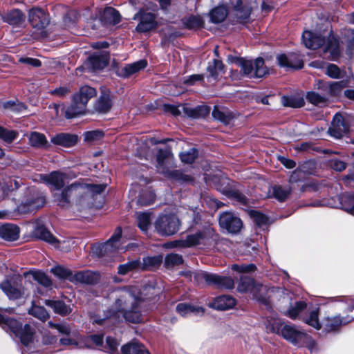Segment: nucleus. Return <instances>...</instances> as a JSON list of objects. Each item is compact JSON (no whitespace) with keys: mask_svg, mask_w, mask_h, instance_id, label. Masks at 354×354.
Listing matches in <instances>:
<instances>
[{"mask_svg":"<svg viewBox=\"0 0 354 354\" xmlns=\"http://www.w3.org/2000/svg\"><path fill=\"white\" fill-rule=\"evenodd\" d=\"M28 21L38 30L44 29L50 23L48 14L42 8L34 7L28 10Z\"/></svg>","mask_w":354,"mask_h":354,"instance_id":"obj_14","label":"nucleus"},{"mask_svg":"<svg viewBox=\"0 0 354 354\" xmlns=\"http://www.w3.org/2000/svg\"><path fill=\"white\" fill-rule=\"evenodd\" d=\"M41 180L52 191H58L64 185L63 178H41Z\"/></svg>","mask_w":354,"mask_h":354,"instance_id":"obj_64","label":"nucleus"},{"mask_svg":"<svg viewBox=\"0 0 354 354\" xmlns=\"http://www.w3.org/2000/svg\"><path fill=\"white\" fill-rule=\"evenodd\" d=\"M217 189L228 197L236 198L241 203H245L246 198L237 188L236 183L231 178H218Z\"/></svg>","mask_w":354,"mask_h":354,"instance_id":"obj_12","label":"nucleus"},{"mask_svg":"<svg viewBox=\"0 0 354 354\" xmlns=\"http://www.w3.org/2000/svg\"><path fill=\"white\" fill-rule=\"evenodd\" d=\"M228 15L229 12L224 6L214 8L209 14L211 21L215 24L223 22Z\"/></svg>","mask_w":354,"mask_h":354,"instance_id":"obj_42","label":"nucleus"},{"mask_svg":"<svg viewBox=\"0 0 354 354\" xmlns=\"http://www.w3.org/2000/svg\"><path fill=\"white\" fill-rule=\"evenodd\" d=\"M279 335L295 346H306L311 352L317 349L316 342L313 337L293 324H285Z\"/></svg>","mask_w":354,"mask_h":354,"instance_id":"obj_4","label":"nucleus"},{"mask_svg":"<svg viewBox=\"0 0 354 354\" xmlns=\"http://www.w3.org/2000/svg\"><path fill=\"white\" fill-rule=\"evenodd\" d=\"M324 52L330 53V58L335 59L340 54L339 44L338 39L333 35H330L327 41H325Z\"/></svg>","mask_w":354,"mask_h":354,"instance_id":"obj_37","label":"nucleus"},{"mask_svg":"<svg viewBox=\"0 0 354 354\" xmlns=\"http://www.w3.org/2000/svg\"><path fill=\"white\" fill-rule=\"evenodd\" d=\"M106 187L105 184H77L73 183L64 189L61 194H55V199L59 203H68V198L73 196L80 205L90 206L93 205L94 200L102 194Z\"/></svg>","mask_w":354,"mask_h":354,"instance_id":"obj_2","label":"nucleus"},{"mask_svg":"<svg viewBox=\"0 0 354 354\" xmlns=\"http://www.w3.org/2000/svg\"><path fill=\"white\" fill-rule=\"evenodd\" d=\"M50 272L58 278L68 279L70 281L74 274L70 269L60 266L51 268Z\"/></svg>","mask_w":354,"mask_h":354,"instance_id":"obj_53","label":"nucleus"},{"mask_svg":"<svg viewBox=\"0 0 354 354\" xmlns=\"http://www.w3.org/2000/svg\"><path fill=\"white\" fill-rule=\"evenodd\" d=\"M216 239V234L214 233V231L209 227L186 236L187 245H188V248L196 245L209 246L214 244Z\"/></svg>","mask_w":354,"mask_h":354,"instance_id":"obj_11","label":"nucleus"},{"mask_svg":"<svg viewBox=\"0 0 354 354\" xmlns=\"http://www.w3.org/2000/svg\"><path fill=\"white\" fill-rule=\"evenodd\" d=\"M184 113L193 118H204L209 115L210 108L205 105H200L196 107L183 106Z\"/></svg>","mask_w":354,"mask_h":354,"instance_id":"obj_38","label":"nucleus"},{"mask_svg":"<svg viewBox=\"0 0 354 354\" xmlns=\"http://www.w3.org/2000/svg\"><path fill=\"white\" fill-rule=\"evenodd\" d=\"M151 214L149 213H139L137 216L138 227L144 232H147L151 227Z\"/></svg>","mask_w":354,"mask_h":354,"instance_id":"obj_50","label":"nucleus"},{"mask_svg":"<svg viewBox=\"0 0 354 354\" xmlns=\"http://www.w3.org/2000/svg\"><path fill=\"white\" fill-rule=\"evenodd\" d=\"M219 225L223 229L232 234L239 232L243 225L241 220L231 212L221 214Z\"/></svg>","mask_w":354,"mask_h":354,"instance_id":"obj_16","label":"nucleus"},{"mask_svg":"<svg viewBox=\"0 0 354 354\" xmlns=\"http://www.w3.org/2000/svg\"><path fill=\"white\" fill-rule=\"evenodd\" d=\"M121 350L123 354H150L145 345L137 340L124 345Z\"/></svg>","mask_w":354,"mask_h":354,"instance_id":"obj_36","label":"nucleus"},{"mask_svg":"<svg viewBox=\"0 0 354 354\" xmlns=\"http://www.w3.org/2000/svg\"><path fill=\"white\" fill-rule=\"evenodd\" d=\"M212 115L216 119L223 123L227 124L232 118V113L227 109H220L218 106H214Z\"/></svg>","mask_w":354,"mask_h":354,"instance_id":"obj_47","label":"nucleus"},{"mask_svg":"<svg viewBox=\"0 0 354 354\" xmlns=\"http://www.w3.org/2000/svg\"><path fill=\"white\" fill-rule=\"evenodd\" d=\"M136 16L140 17V23L136 26V30L140 32H147L155 29L157 26L156 15L147 10H140Z\"/></svg>","mask_w":354,"mask_h":354,"instance_id":"obj_17","label":"nucleus"},{"mask_svg":"<svg viewBox=\"0 0 354 354\" xmlns=\"http://www.w3.org/2000/svg\"><path fill=\"white\" fill-rule=\"evenodd\" d=\"M83 136L85 142L89 145H95L104 138V132L100 129L88 131L84 132Z\"/></svg>","mask_w":354,"mask_h":354,"instance_id":"obj_41","label":"nucleus"},{"mask_svg":"<svg viewBox=\"0 0 354 354\" xmlns=\"http://www.w3.org/2000/svg\"><path fill=\"white\" fill-rule=\"evenodd\" d=\"M276 58L278 64L287 69H300L304 66L302 59L295 53L279 54Z\"/></svg>","mask_w":354,"mask_h":354,"instance_id":"obj_20","label":"nucleus"},{"mask_svg":"<svg viewBox=\"0 0 354 354\" xmlns=\"http://www.w3.org/2000/svg\"><path fill=\"white\" fill-rule=\"evenodd\" d=\"M237 64L243 75L248 78L262 77L268 73L264 60L261 57L256 59L254 63L241 58L237 61Z\"/></svg>","mask_w":354,"mask_h":354,"instance_id":"obj_10","label":"nucleus"},{"mask_svg":"<svg viewBox=\"0 0 354 354\" xmlns=\"http://www.w3.org/2000/svg\"><path fill=\"white\" fill-rule=\"evenodd\" d=\"M268 310L270 315L266 316V319L264 322L266 328L269 333L279 335L281 328L285 325V323L278 317L276 313L272 312V308Z\"/></svg>","mask_w":354,"mask_h":354,"instance_id":"obj_26","label":"nucleus"},{"mask_svg":"<svg viewBox=\"0 0 354 354\" xmlns=\"http://www.w3.org/2000/svg\"><path fill=\"white\" fill-rule=\"evenodd\" d=\"M1 107L15 113H19L27 109V106L17 99L4 102L1 103Z\"/></svg>","mask_w":354,"mask_h":354,"instance_id":"obj_44","label":"nucleus"},{"mask_svg":"<svg viewBox=\"0 0 354 354\" xmlns=\"http://www.w3.org/2000/svg\"><path fill=\"white\" fill-rule=\"evenodd\" d=\"M281 103L284 106L300 108L304 105V100L298 95L283 96Z\"/></svg>","mask_w":354,"mask_h":354,"instance_id":"obj_43","label":"nucleus"},{"mask_svg":"<svg viewBox=\"0 0 354 354\" xmlns=\"http://www.w3.org/2000/svg\"><path fill=\"white\" fill-rule=\"evenodd\" d=\"M34 235L55 247H58L59 241L43 225L39 223L36 225Z\"/></svg>","mask_w":354,"mask_h":354,"instance_id":"obj_32","label":"nucleus"},{"mask_svg":"<svg viewBox=\"0 0 354 354\" xmlns=\"http://www.w3.org/2000/svg\"><path fill=\"white\" fill-rule=\"evenodd\" d=\"M345 302L348 304V313H351V315H348L346 317L349 319V322H351L354 319V300L349 298H344L343 297H330L328 299V303H333V302Z\"/></svg>","mask_w":354,"mask_h":354,"instance_id":"obj_49","label":"nucleus"},{"mask_svg":"<svg viewBox=\"0 0 354 354\" xmlns=\"http://www.w3.org/2000/svg\"><path fill=\"white\" fill-rule=\"evenodd\" d=\"M19 227L14 224L6 223L0 227V236L8 241H14L19 236Z\"/></svg>","mask_w":354,"mask_h":354,"instance_id":"obj_31","label":"nucleus"},{"mask_svg":"<svg viewBox=\"0 0 354 354\" xmlns=\"http://www.w3.org/2000/svg\"><path fill=\"white\" fill-rule=\"evenodd\" d=\"M223 71V64L221 61L214 59L212 64L207 66V71L212 77L216 79L218 75Z\"/></svg>","mask_w":354,"mask_h":354,"instance_id":"obj_62","label":"nucleus"},{"mask_svg":"<svg viewBox=\"0 0 354 354\" xmlns=\"http://www.w3.org/2000/svg\"><path fill=\"white\" fill-rule=\"evenodd\" d=\"M100 274L89 270L79 271L73 274L71 282H79L86 284H95L99 281Z\"/></svg>","mask_w":354,"mask_h":354,"instance_id":"obj_24","label":"nucleus"},{"mask_svg":"<svg viewBox=\"0 0 354 354\" xmlns=\"http://www.w3.org/2000/svg\"><path fill=\"white\" fill-rule=\"evenodd\" d=\"M86 111V106L73 95L71 104L66 107L64 115L67 119H72L84 115Z\"/></svg>","mask_w":354,"mask_h":354,"instance_id":"obj_27","label":"nucleus"},{"mask_svg":"<svg viewBox=\"0 0 354 354\" xmlns=\"http://www.w3.org/2000/svg\"><path fill=\"white\" fill-rule=\"evenodd\" d=\"M180 223L174 214H161L154 223L156 232L161 236H171L180 229Z\"/></svg>","mask_w":354,"mask_h":354,"instance_id":"obj_9","label":"nucleus"},{"mask_svg":"<svg viewBox=\"0 0 354 354\" xmlns=\"http://www.w3.org/2000/svg\"><path fill=\"white\" fill-rule=\"evenodd\" d=\"M140 261L139 259L129 261L124 264L120 265L118 267V273L120 274H126L130 271L140 268Z\"/></svg>","mask_w":354,"mask_h":354,"instance_id":"obj_60","label":"nucleus"},{"mask_svg":"<svg viewBox=\"0 0 354 354\" xmlns=\"http://www.w3.org/2000/svg\"><path fill=\"white\" fill-rule=\"evenodd\" d=\"M236 304V300L230 295H221L216 297L209 303V306L218 310H225L232 308Z\"/></svg>","mask_w":354,"mask_h":354,"instance_id":"obj_30","label":"nucleus"},{"mask_svg":"<svg viewBox=\"0 0 354 354\" xmlns=\"http://www.w3.org/2000/svg\"><path fill=\"white\" fill-rule=\"evenodd\" d=\"M176 311L183 317L192 315H201L204 313V309L200 306H195L187 303H180L176 306Z\"/></svg>","mask_w":354,"mask_h":354,"instance_id":"obj_34","label":"nucleus"},{"mask_svg":"<svg viewBox=\"0 0 354 354\" xmlns=\"http://www.w3.org/2000/svg\"><path fill=\"white\" fill-rule=\"evenodd\" d=\"M0 17L4 22L15 27H21L26 18L25 14L17 8L8 10L3 15L0 14Z\"/></svg>","mask_w":354,"mask_h":354,"instance_id":"obj_23","label":"nucleus"},{"mask_svg":"<svg viewBox=\"0 0 354 354\" xmlns=\"http://www.w3.org/2000/svg\"><path fill=\"white\" fill-rule=\"evenodd\" d=\"M147 66V61L141 59L131 64H128L125 66V75L129 76L131 75L141 69L145 68Z\"/></svg>","mask_w":354,"mask_h":354,"instance_id":"obj_59","label":"nucleus"},{"mask_svg":"<svg viewBox=\"0 0 354 354\" xmlns=\"http://www.w3.org/2000/svg\"><path fill=\"white\" fill-rule=\"evenodd\" d=\"M183 24L189 29H198L203 26V21L199 16H189L183 19Z\"/></svg>","mask_w":354,"mask_h":354,"instance_id":"obj_58","label":"nucleus"},{"mask_svg":"<svg viewBox=\"0 0 354 354\" xmlns=\"http://www.w3.org/2000/svg\"><path fill=\"white\" fill-rule=\"evenodd\" d=\"M319 308H308L305 301H299L291 304L283 313L292 319H302L308 325L316 330H319L321 325L319 320Z\"/></svg>","mask_w":354,"mask_h":354,"instance_id":"obj_3","label":"nucleus"},{"mask_svg":"<svg viewBox=\"0 0 354 354\" xmlns=\"http://www.w3.org/2000/svg\"><path fill=\"white\" fill-rule=\"evenodd\" d=\"M162 261L161 257L158 256L147 257L143 258L142 263L140 262V267L142 270H151L160 265Z\"/></svg>","mask_w":354,"mask_h":354,"instance_id":"obj_52","label":"nucleus"},{"mask_svg":"<svg viewBox=\"0 0 354 354\" xmlns=\"http://www.w3.org/2000/svg\"><path fill=\"white\" fill-rule=\"evenodd\" d=\"M99 19L93 21V24L91 26V28L94 30L98 28L99 24H102L104 26H109L111 25V7H105L103 11H99Z\"/></svg>","mask_w":354,"mask_h":354,"instance_id":"obj_40","label":"nucleus"},{"mask_svg":"<svg viewBox=\"0 0 354 354\" xmlns=\"http://www.w3.org/2000/svg\"><path fill=\"white\" fill-rule=\"evenodd\" d=\"M78 136L68 133H60L52 137L51 142L56 145L71 147L78 142Z\"/></svg>","mask_w":354,"mask_h":354,"instance_id":"obj_29","label":"nucleus"},{"mask_svg":"<svg viewBox=\"0 0 354 354\" xmlns=\"http://www.w3.org/2000/svg\"><path fill=\"white\" fill-rule=\"evenodd\" d=\"M349 319L346 317H342L340 315L334 316H327L324 318L322 324L320 323L321 328L325 333L338 332L343 325L349 323Z\"/></svg>","mask_w":354,"mask_h":354,"instance_id":"obj_18","label":"nucleus"},{"mask_svg":"<svg viewBox=\"0 0 354 354\" xmlns=\"http://www.w3.org/2000/svg\"><path fill=\"white\" fill-rule=\"evenodd\" d=\"M19 133L17 131L9 130L3 127L0 126V138L7 143L12 142L18 136Z\"/></svg>","mask_w":354,"mask_h":354,"instance_id":"obj_61","label":"nucleus"},{"mask_svg":"<svg viewBox=\"0 0 354 354\" xmlns=\"http://www.w3.org/2000/svg\"><path fill=\"white\" fill-rule=\"evenodd\" d=\"M29 274L32 275L34 280L46 288H49L52 286L51 279L45 273L41 271H30L29 272L24 273L25 276Z\"/></svg>","mask_w":354,"mask_h":354,"instance_id":"obj_45","label":"nucleus"},{"mask_svg":"<svg viewBox=\"0 0 354 354\" xmlns=\"http://www.w3.org/2000/svg\"><path fill=\"white\" fill-rule=\"evenodd\" d=\"M0 287L8 299L11 300L21 299L26 294L23 286L13 281L6 280L1 283Z\"/></svg>","mask_w":354,"mask_h":354,"instance_id":"obj_19","label":"nucleus"},{"mask_svg":"<svg viewBox=\"0 0 354 354\" xmlns=\"http://www.w3.org/2000/svg\"><path fill=\"white\" fill-rule=\"evenodd\" d=\"M29 142L31 146L37 148L44 147L48 143L45 136L38 132H32L30 133Z\"/></svg>","mask_w":354,"mask_h":354,"instance_id":"obj_48","label":"nucleus"},{"mask_svg":"<svg viewBox=\"0 0 354 354\" xmlns=\"http://www.w3.org/2000/svg\"><path fill=\"white\" fill-rule=\"evenodd\" d=\"M97 93V90L95 88L88 85H84L73 95L87 106L88 102L91 98L95 97Z\"/></svg>","mask_w":354,"mask_h":354,"instance_id":"obj_35","label":"nucleus"},{"mask_svg":"<svg viewBox=\"0 0 354 354\" xmlns=\"http://www.w3.org/2000/svg\"><path fill=\"white\" fill-rule=\"evenodd\" d=\"M259 290L263 292H266L267 286L263 284L257 283L252 279L248 276L243 275L240 277L237 286V290L239 292H250L252 295H256L259 299L266 301L264 297L257 295V291Z\"/></svg>","mask_w":354,"mask_h":354,"instance_id":"obj_15","label":"nucleus"},{"mask_svg":"<svg viewBox=\"0 0 354 354\" xmlns=\"http://www.w3.org/2000/svg\"><path fill=\"white\" fill-rule=\"evenodd\" d=\"M155 197L156 195L153 191H144L139 195L137 203L141 206L149 205L154 201Z\"/></svg>","mask_w":354,"mask_h":354,"instance_id":"obj_57","label":"nucleus"},{"mask_svg":"<svg viewBox=\"0 0 354 354\" xmlns=\"http://www.w3.org/2000/svg\"><path fill=\"white\" fill-rule=\"evenodd\" d=\"M348 86L346 81L330 82V97L339 96L342 89Z\"/></svg>","mask_w":354,"mask_h":354,"instance_id":"obj_63","label":"nucleus"},{"mask_svg":"<svg viewBox=\"0 0 354 354\" xmlns=\"http://www.w3.org/2000/svg\"><path fill=\"white\" fill-rule=\"evenodd\" d=\"M28 313L42 322H45L49 317L48 313L44 307L35 304H32L28 310Z\"/></svg>","mask_w":354,"mask_h":354,"instance_id":"obj_54","label":"nucleus"},{"mask_svg":"<svg viewBox=\"0 0 354 354\" xmlns=\"http://www.w3.org/2000/svg\"><path fill=\"white\" fill-rule=\"evenodd\" d=\"M302 41L306 48L317 49L324 45L325 39L319 34L306 30L303 32Z\"/></svg>","mask_w":354,"mask_h":354,"instance_id":"obj_28","label":"nucleus"},{"mask_svg":"<svg viewBox=\"0 0 354 354\" xmlns=\"http://www.w3.org/2000/svg\"><path fill=\"white\" fill-rule=\"evenodd\" d=\"M249 214L255 224L259 227L267 226L268 223V217L265 214L256 210H251Z\"/></svg>","mask_w":354,"mask_h":354,"instance_id":"obj_55","label":"nucleus"},{"mask_svg":"<svg viewBox=\"0 0 354 354\" xmlns=\"http://www.w3.org/2000/svg\"><path fill=\"white\" fill-rule=\"evenodd\" d=\"M109 60L110 54L108 50H97L89 55L82 65L76 68V71L100 72L109 65Z\"/></svg>","mask_w":354,"mask_h":354,"instance_id":"obj_6","label":"nucleus"},{"mask_svg":"<svg viewBox=\"0 0 354 354\" xmlns=\"http://www.w3.org/2000/svg\"><path fill=\"white\" fill-rule=\"evenodd\" d=\"M0 325L6 330H10L20 339L22 344L28 345L32 340L34 329L29 325H22L15 319L6 317L0 314Z\"/></svg>","mask_w":354,"mask_h":354,"instance_id":"obj_5","label":"nucleus"},{"mask_svg":"<svg viewBox=\"0 0 354 354\" xmlns=\"http://www.w3.org/2000/svg\"><path fill=\"white\" fill-rule=\"evenodd\" d=\"M306 100L315 106H322L328 101L325 97L322 96L319 93L313 91H308L306 95Z\"/></svg>","mask_w":354,"mask_h":354,"instance_id":"obj_51","label":"nucleus"},{"mask_svg":"<svg viewBox=\"0 0 354 354\" xmlns=\"http://www.w3.org/2000/svg\"><path fill=\"white\" fill-rule=\"evenodd\" d=\"M180 158L185 164H192L198 158V151L195 148L189 149L187 151H183L180 153Z\"/></svg>","mask_w":354,"mask_h":354,"instance_id":"obj_56","label":"nucleus"},{"mask_svg":"<svg viewBox=\"0 0 354 354\" xmlns=\"http://www.w3.org/2000/svg\"><path fill=\"white\" fill-rule=\"evenodd\" d=\"M232 10L230 19L236 23L246 24L250 21L252 10V0H230Z\"/></svg>","mask_w":354,"mask_h":354,"instance_id":"obj_8","label":"nucleus"},{"mask_svg":"<svg viewBox=\"0 0 354 354\" xmlns=\"http://www.w3.org/2000/svg\"><path fill=\"white\" fill-rule=\"evenodd\" d=\"M339 204L337 207H340L351 215L354 216V193L346 192L338 196Z\"/></svg>","mask_w":354,"mask_h":354,"instance_id":"obj_33","label":"nucleus"},{"mask_svg":"<svg viewBox=\"0 0 354 354\" xmlns=\"http://www.w3.org/2000/svg\"><path fill=\"white\" fill-rule=\"evenodd\" d=\"M292 183L291 178L289 183L286 185H274L268 189V194L270 196L276 198L280 202L285 201L291 192L292 187L290 184Z\"/></svg>","mask_w":354,"mask_h":354,"instance_id":"obj_25","label":"nucleus"},{"mask_svg":"<svg viewBox=\"0 0 354 354\" xmlns=\"http://www.w3.org/2000/svg\"><path fill=\"white\" fill-rule=\"evenodd\" d=\"M173 157L171 151L169 149H160L158 150L156 158V168L160 174L169 173V177H183L182 173L177 170L169 171L166 168V165ZM185 177H187L185 176Z\"/></svg>","mask_w":354,"mask_h":354,"instance_id":"obj_13","label":"nucleus"},{"mask_svg":"<svg viewBox=\"0 0 354 354\" xmlns=\"http://www.w3.org/2000/svg\"><path fill=\"white\" fill-rule=\"evenodd\" d=\"M45 304L53 308L55 313L59 314L62 316L67 315L71 312V308L66 306L64 301L60 300H46Z\"/></svg>","mask_w":354,"mask_h":354,"instance_id":"obj_39","label":"nucleus"},{"mask_svg":"<svg viewBox=\"0 0 354 354\" xmlns=\"http://www.w3.org/2000/svg\"><path fill=\"white\" fill-rule=\"evenodd\" d=\"M349 131V126L344 117L339 113L335 115L331 127L328 129L329 134L335 138H340Z\"/></svg>","mask_w":354,"mask_h":354,"instance_id":"obj_21","label":"nucleus"},{"mask_svg":"<svg viewBox=\"0 0 354 354\" xmlns=\"http://www.w3.org/2000/svg\"><path fill=\"white\" fill-rule=\"evenodd\" d=\"M114 292L116 299L114 308L112 307V324L123 321L138 323L142 320V312L147 310V301L155 299L161 289L154 283H149L141 288L131 286Z\"/></svg>","mask_w":354,"mask_h":354,"instance_id":"obj_1","label":"nucleus"},{"mask_svg":"<svg viewBox=\"0 0 354 354\" xmlns=\"http://www.w3.org/2000/svg\"><path fill=\"white\" fill-rule=\"evenodd\" d=\"M194 277L198 283L204 281L208 286H214L219 289L230 290L234 287V279L227 276L198 271L194 273Z\"/></svg>","mask_w":354,"mask_h":354,"instance_id":"obj_7","label":"nucleus"},{"mask_svg":"<svg viewBox=\"0 0 354 354\" xmlns=\"http://www.w3.org/2000/svg\"><path fill=\"white\" fill-rule=\"evenodd\" d=\"M111 238L105 243H95L91 246V254L95 257H102L109 251Z\"/></svg>","mask_w":354,"mask_h":354,"instance_id":"obj_46","label":"nucleus"},{"mask_svg":"<svg viewBox=\"0 0 354 354\" xmlns=\"http://www.w3.org/2000/svg\"><path fill=\"white\" fill-rule=\"evenodd\" d=\"M100 96L96 100L94 109L100 113H106L111 109V91L105 86L100 88Z\"/></svg>","mask_w":354,"mask_h":354,"instance_id":"obj_22","label":"nucleus"}]
</instances>
